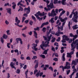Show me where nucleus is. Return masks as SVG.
<instances>
[{
	"label": "nucleus",
	"mask_w": 78,
	"mask_h": 78,
	"mask_svg": "<svg viewBox=\"0 0 78 78\" xmlns=\"http://www.w3.org/2000/svg\"><path fill=\"white\" fill-rule=\"evenodd\" d=\"M58 31L57 32L55 33V35L57 36H59L60 34H64L63 32H61V31L63 30V27L62 26L61 27H60L58 26Z\"/></svg>",
	"instance_id": "1"
},
{
	"label": "nucleus",
	"mask_w": 78,
	"mask_h": 78,
	"mask_svg": "<svg viewBox=\"0 0 78 78\" xmlns=\"http://www.w3.org/2000/svg\"><path fill=\"white\" fill-rule=\"evenodd\" d=\"M47 7L48 8H47V7H45L44 9L46 12H48V11H50L51 9H52L54 8V5H53V2L50 3L49 5H47Z\"/></svg>",
	"instance_id": "2"
},
{
	"label": "nucleus",
	"mask_w": 78,
	"mask_h": 78,
	"mask_svg": "<svg viewBox=\"0 0 78 78\" xmlns=\"http://www.w3.org/2000/svg\"><path fill=\"white\" fill-rule=\"evenodd\" d=\"M71 50H73V51L71 52L70 53H67V58H72V55H73L74 53V51H75V49L76 48V46H74V47L73 48H72Z\"/></svg>",
	"instance_id": "3"
},
{
	"label": "nucleus",
	"mask_w": 78,
	"mask_h": 78,
	"mask_svg": "<svg viewBox=\"0 0 78 78\" xmlns=\"http://www.w3.org/2000/svg\"><path fill=\"white\" fill-rule=\"evenodd\" d=\"M52 34H51L49 35H48L47 37L45 36H43V37L44 39V41H46L45 42V43H47L48 42H50L51 40V38L52 37Z\"/></svg>",
	"instance_id": "4"
},
{
	"label": "nucleus",
	"mask_w": 78,
	"mask_h": 78,
	"mask_svg": "<svg viewBox=\"0 0 78 78\" xmlns=\"http://www.w3.org/2000/svg\"><path fill=\"white\" fill-rule=\"evenodd\" d=\"M48 16H49V17H54V16H56V13H55V9H53L51 12V13L48 12Z\"/></svg>",
	"instance_id": "5"
},
{
	"label": "nucleus",
	"mask_w": 78,
	"mask_h": 78,
	"mask_svg": "<svg viewBox=\"0 0 78 78\" xmlns=\"http://www.w3.org/2000/svg\"><path fill=\"white\" fill-rule=\"evenodd\" d=\"M60 68H62V71L63 72H64V69H67V70H69L70 69V66H60L59 67Z\"/></svg>",
	"instance_id": "6"
},
{
	"label": "nucleus",
	"mask_w": 78,
	"mask_h": 78,
	"mask_svg": "<svg viewBox=\"0 0 78 78\" xmlns=\"http://www.w3.org/2000/svg\"><path fill=\"white\" fill-rule=\"evenodd\" d=\"M75 13L76 14V15H73V16L72 19V20H77L78 18V12L76 11Z\"/></svg>",
	"instance_id": "7"
},
{
	"label": "nucleus",
	"mask_w": 78,
	"mask_h": 78,
	"mask_svg": "<svg viewBox=\"0 0 78 78\" xmlns=\"http://www.w3.org/2000/svg\"><path fill=\"white\" fill-rule=\"evenodd\" d=\"M48 24H49V23L48 22L44 23L41 25V28H42L44 26V25H48Z\"/></svg>",
	"instance_id": "8"
},
{
	"label": "nucleus",
	"mask_w": 78,
	"mask_h": 78,
	"mask_svg": "<svg viewBox=\"0 0 78 78\" xmlns=\"http://www.w3.org/2000/svg\"><path fill=\"white\" fill-rule=\"evenodd\" d=\"M62 37L63 38H65V39L67 41H69L70 40V38H68V37L65 35H63Z\"/></svg>",
	"instance_id": "9"
},
{
	"label": "nucleus",
	"mask_w": 78,
	"mask_h": 78,
	"mask_svg": "<svg viewBox=\"0 0 78 78\" xmlns=\"http://www.w3.org/2000/svg\"><path fill=\"white\" fill-rule=\"evenodd\" d=\"M7 10V12L11 15V9L10 8H8L6 9Z\"/></svg>",
	"instance_id": "10"
},
{
	"label": "nucleus",
	"mask_w": 78,
	"mask_h": 78,
	"mask_svg": "<svg viewBox=\"0 0 78 78\" xmlns=\"http://www.w3.org/2000/svg\"><path fill=\"white\" fill-rule=\"evenodd\" d=\"M14 64L13 63V62H11L10 64V65L11 67V68L12 69H14L15 70H16V67L14 66Z\"/></svg>",
	"instance_id": "11"
},
{
	"label": "nucleus",
	"mask_w": 78,
	"mask_h": 78,
	"mask_svg": "<svg viewBox=\"0 0 78 78\" xmlns=\"http://www.w3.org/2000/svg\"><path fill=\"white\" fill-rule=\"evenodd\" d=\"M34 16H36L38 20H39H39H42V19H43V17H42L41 18H40L37 14H35Z\"/></svg>",
	"instance_id": "12"
},
{
	"label": "nucleus",
	"mask_w": 78,
	"mask_h": 78,
	"mask_svg": "<svg viewBox=\"0 0 78 78\" xmlns=\"http://www.w3.org/2000/svg\"><path fill=\"white\" fill-rule=\"evenodd\" d=\"M65 55H66V54L64 53H63L62 54V61H66V58H65Z\"/></svg>",
	"instance_id": "13"
},
{
	"label": "nucleus",
	"mask_w": 78,
	"mask_h": 78,
	"mask_svg": "<svg viewBox=\"0 0 78 78\" xmlns=\"http://www.w3.org/2000/svg\"><path fill=\"white\" fill-rule=\"evenodd\" d=\"M71 65H74V66H76L77 65V63L76 61L73 60L71 63Z\"/></svg>",
	"instance_id": "14"
},
{
	"label": "nucleus",
	"mask_w": 78,
	"mask_h": 78,
	"mask_svg": "<svg viewBox=\"0 0 78 78\" xmlns=\"http://www.w3.org/2000/svg\"><path fill=\"white\" fill-rule=\"evenodd\" d=\"M34 36L35 38L37 39V33L36 32V31H34Z\"/></svg>",
	"instance_id": "15"
},
{
	"label": "nucleus",
	"mask_w": 78,
	"mask_h": 78,
	"mask_svg": "<svg viewBox=\"0 0 78 78\" xmlns=\"http://www.w3.org/2000/svg\"><path fill=\"white\" fill-rule=\"evenodd\" d=\"M58 19L59 20H67V17H66L64 19H63L61 16H59L58 17Z\"/></svg>",
	"instance_id": "16"
},
{
	"label": "nucleus",
	"mask_w": 78,
	"mask_h": 78,
	"mask_svg": "<svg viewBox=\"0 0 78 78\" xmlns=\"http://www.w3.org/2000/svg\"><path fill=\"white\" fill-rule=\"evenodd\" d=\"M2 37L4 39H6L8 38V35L5 34H4L2 36Z\"/></svg>",
	"instance_id": "17"
},
{
	"label": "nucleus",
	"mask_w": 78,
	"mask_h": 78,
	"mask_svg": "<svg viewBox=\"0 0 78 78\" xmlns=\"http://www.w3.org/2000/svg\"><path fill=\"white\" fill-rule=\"evenodd\" d=\"M49 50L48 49H47L46 50H45L42 53V54H44V55H47V51Z\"/></svg>",
	"instance_id": "18"
},
{
	"label": "nucleus",
	"mask_w": 78,
	"mask_h": 78,
	"mask_svg": "<svg viewBox=\"0 0 78 78\" xmlns=\"http://www.w3.org/2000/svg\"><path fill=\"white\" fill-rule=\"evenodd\" d=\"M76 43H75V42L74 41H73L72 43L71 44V48H73V47H74V46L73 45V44L74 45H75V44H76Z\"/></svg>",
	"instance_id": "19"
},
{
	"label": "nucleus",
	"mask_w": 78,
	"mask_h": 78,
	"mask_svg": "<svg viewBox=\"0 0 78 78\" xmlns=\"http://www.w3.org/2000/svg\"><path fill=\"white\" fill-rule=\"evenodd\" d=\"M19 8H20L18 11L19 12L20 11H23V8L21 7V6H19Z\"/></svg>",
	"instance_id": "20"
},
{
	"label": "nucleus",
	"mask_w": 78,
	"mask_h": 78,
	"mask_svg": "<svg viewBox=\"0 0 78 78\" xmlns=\"http://www.w3.org/2000/svg\"><path fill=\"white\" fill-rule=\"evenodd\" d=\"M44 47H45V45L44 44V43L42 44H41L40 45V47L42 50H45V49L44 48Z\"/></svg>",
	"instance_id": "21"
},
{
	"label": "nucleus",
	"mask_w": 78,
	"mask_h": 78,
	"mask_svg": "<svg viewBox=\"0 0 78 78\" xmlns=\"http://www.w3.org/2000/svg\"><path fill=\"white\" fill-rule=\"evenodd\" d=\"M22 2V0H21L20 2H19L17 4V5L18 6H19V5H20V6H22V5L23 4L21 3Z\"/></svg>",
	"instance_id": "22"
},
{
	"label": "nucleus",
	"mask_w": 78,
	"mask_h": 78,
	"mask_svg": "<svg viewBox=\"0 0 78 78\" xmlns=\"http://www.w3.org/2000/svg\"><path fill=\"white\" fill-rule=\"evenodd\" d=\"M24 11H29L30 10V7L29 6L28 8H25L24 9Z\"/></svg>",
	"instance_id": "23"
},
{
	"label": "nucleus",
	"mask_w": 78,
	"mask_h": 78,
	"mask_svg": "<svg viewBox=\"0 0 78 78\" xmlns=\"http://www.w3.org/2000/svg\"><path fill=\"white\" fill-rule=\"evenodd\" d=\"M21 39V38L20 37L19 38H17L16 39V41L17 42V43H19V41H20V40Z\"/></svg>",
	"instance_id": "24"
},
{
	"label": "nucleus",
	"mask_w": 78,
	"mask_h": 78,
	"mask_svg": "<svg viewBox=\"0 0 78 78\" xmlns=\"http://www.w3.org/2000/svg\"><path fill=\"white\" fill-rule=\"evenodd\" d=\"M66 1V0H62V4L63 5H66V4L65 2Z\"/></svg>",
	"instance_id": "25"
},
{
	"label": "nucleus",
	"mask_w": 78,
	"mask_h": 78,
	"mask_svg": "<svg viewBox=\"0 0 78 78\" xmlns=\"http://www.w3.org/2000/svg\"><path fill=\"white\" fill-rule=\"evenodd\" d=\"M38 66H39V63H38V62H37L34 67L35 69H37V68L38 67Z\"/></svg>",
	"instance_id": "26"
},
{
	"label": "nucleus",
	"mask_w": 78,
	"mask_h": 78,
	"mask_svg": "<svg viewBox=\"0 0 78 78\" xmlns=\"http://www.w3.org/2000/svg\"><path fill=\"white\" fill-rule=\"evenodd\" d=\"M49 43L50 42H48L46 44H45V43H44V44L43 43V44H44V48H46V47H47L48 45L49 44Z\"/></svg>",
	"instance_id": "27"
},
{
	"label": "nucleus",
	"mask_w": 78,
	"mask_h": 78,
	"mask_svg": "<svg viewBox=\"0 0 78 78\" xmlns=\"http://www.w3.org/2000/svg\"><path fill=\"white\" fill-rule=\"evenodd\" d=\"M77 27V25H74V26L73 27V30H76V29L78 28V27Z\"/></svg>",
	"instance_id": "28"
},
{
	"label": "nucleus",
	"mask_w": 78,
	"mask_h": 78,
	"mask_svg": "<svg viewBox=\"0 0 78 78\" xmlns=\"http://www.w3.org/2000/svg\"><path fill=\"white\" fill-rule=\"evenodd\" d=\"M20 72V69H18L16 70V73H18V74H19Z\"/></svg>",
	"instance_id": "29"
},
{
	"label": "nucleus",
	"mask_w": 78,
	"mask_h": 78,
	"mask_svg": "<svg viewBox=\"0 0 78 78\" xmlns=\"http://www.w3.org/2000/svg\"><path fill=\"white\" fill-rule=\"evenodd\" d=\"M40 57H41L43 59H45V56L44 55L41 54L40 55Z\"/></svg>",
	"instance_id": "30"
},
{
	"label": "nucleus",
	"mask_w": 78,
	"mask_h": 78,
	"mask_svg": "<svg viewBox=\"0 0 78 78\" xmlns=\"http://www.w3.org/2000/svg\"><path fill=\"white\" fill-rule=\"evenodd\" d=\"M45 15V12H43L42 13H41L40 14V16H44Z\"/></svg>",
	"instance_id": "31"
},
{
	"label": "nucleus",
	"mask_w": 78,
	"mask_h": 78,
	"mask_svg": "<svg viewBox=\"0 0 78 78\" xmlns=\"http://www.w3.org/2000/svg\"><path fill=\"white\" fill-rule=\"evenodd\" d=\"M32 45H33V48H36V47L37 46V44H35L34 43H33L32 44Z\"/></svg>",
	"instance_id": "32"
},
{
	"label": "nucleus",
	"mask_w": 78,
	"mask_h": 78,
	"mask_svg": "<svg viewBox=\"0 0 78 78\" xmlns=\"http://www.w3.org/2000/svg\"><path fill=\"white\" fill-rule=\"evenodd\" d=\"M42 31L44 33H45V31H46V28L45 27H43L42 30Z\"/></svg>",
	"instance_id": "33"
},
{
	"label": "nucleus",
	"mask_w": 78,
	"mask_h": 78,
	"mask_svg": "<svg viewBox=\"0 0 78 78\" xmlns=\"http://www.w3.org/2000/svg\"><path fill=\"white\" fill-rule=\"evenodd\" d=\"M0 39L1 42H2V44H3V43H4V40H3V38L2 37H1Z\"/></svg>",
	"instance_id": "34"
},
{
	"label": "nucleus",
	"mask_w": 78,
	"mask_h": 78,
	"mask_svg": "<svg viewBox=\"0 0 78 78\" xmlns=\"http://www.w3.org/2000/svg\"><path fill=\"white\" fill-rule=\"evenodd\" d=\"M54 4H57L58 3V0H54Z\"/></svg>",
	"instance_id": "35"
},
{
	"label": "nucleus",
	"mask_w": 78,
	"mask_h": 78,
	"mask_svg": "<svg viewBox=\"0 0 78 78\" xmlns=\"http://www.w3.org/2000/svg\"><path fill=\"white\" fill-rule=\"evenodd\" d=\"M10 45H11V43H7V46L9 48H11L10 46H9Z\"/></svg>",
	"instance_id": "36"
},
{
	"label": "nucleus",
	"mask_w": 78,
	"mask_h": 78,
	"mask_svg": "<svg viewBox=\"0 0 78 78\" xmlns=\"http://www.w3.org/2000/svg\"><path fill=\"white\" fill-rule=\"evenodd\" d=\"M9 31H10L9 30H7L6 31V33L7 35H10V34H10V33H9Z\"/></svg>",
	"instance_id": "37"
},
{
	"label": "nucleus",
	"mask_w": 78,
	"mask_h": 78,
	"mask_svg": "<svg viewBox=\"0 0 78 78\" xmlns=\"http://www.w3.org/2000/svg\"><path fill=\"white\" fill-rule=\"evenodd\" d=\"M34 30L35 31H39V28L38 27H37L36 28H34Z\"/></svg>",
	"instance_id": "38"
},
{
	"label": "nucleus",
	"mask_w": 78,
	"mask_h": 78,
	"mask_svg": "<svg viewBox=\"0 0 78 78\" xmlns=\"http://www.w3.org/2000/svg\"><path fill=\"white\" fill-rule=\"evenodd\" d=\"M56 40V38L54 37L53 38V39H52L51 41V42L53 43V42H55V41Z\"/></svg>",
	"instance_id": "39"
},
{
	"label": "nucleus",
	"mask_w": 78,
	"mask_h": 78,
	"mask_svg": "<svg viewBox=\"0 0 78 78\" xmlns=\"http://www.w3.org/2000/svg\"><path fill=\"white\" fill-rule=\"evenodd\" d=\"M15 22H16L17 25H18L20 22V20H16Z\"/></svg>",
	"instance_id": "40"
},
{
	"label": "nucleus",
	"mask_w": 78,
	"mask_h": 78,
	"mask_svg": "<svg viewBox=\"0 0 78 78\" xmlns=\"http://www.w3.org/2000/svg\"><path fill=\"white\" fill-rule=\"evenodd\" d=\"M15 25H16V26H18V27H23V25H19V24H17L16 23H15Z\"/></svg>",
	"instance_id": "41"
},
{
	"label": "nucleus",
	"mask_w": 78,
	"mask_h": 78,
	"mask_svg": "<svg viewBox=\"0 0 78 78\" xmlns=\"http://www.w3.org/2000/svg\"><path fill=\"white\" fill-rule=\"evenodd\" d=\"M49 69H50V70L51 71H53V67L51 66H50L49 67Z\"/></svg>",
	"instance_id": "42"
},
{
	"label": "nucleus",
	"mask_w": 78,
	"mask_h": 78,
	"mask_svg": "<svg viewBox=\"0 0 78 78\" xmlns=\"http://www.w3.org/2000/svg\"><path fill=\"white\" fill-rule=\"evenodd\" d=\"M66 74L67 75H69V73H70V70H66Z\"/></svg>",
	"instance_id": "43"
},
{
	"label": "nucleus",
	"mask_w": 78,
	"mask_h": 78,
	"mask_svg": "<svg viewBox=\"0 0 78 78\" xmlns=\"http://www.w3.org/2000/svg\"><path fill=\"white\" fill-rule=\"evenodd\" d=\"M51 29H50L49 30V32L47 33L48 35H49V34H50V33H51Z\"/></svg>",
	"instance_id": "44"
},
{
	"label": "nucleus",
	"mask_w": 78,
	"mask_h": 78,
	"mask_svg": "<svg viewBox=\"0 0 78 78\" xmlns=\"http://www.w3.org/2000/svg\"><path fill=\"white\" fill-rule=\"evenodd\" d=\"M74 35H73L72 33H71L69 34V36H70L71 37H73Z\"/></svg>",
	"instance_id": "45"
},
{
	"label": "nucleus",
	"mask_w": 78,
	"mask_h": 78,
	"mask_svg": "<svg viewBox=\"0 0 78 78\" xmlns=\"http://www.w3.org/2000/svg\"><path fill=\"white\" fill-rule=\"evenodd\" d=\"M73 37L75 39H76L78 37V34H75V35H74Z\"/></svg>",
	"instance_id": "46"
},
{
	"label": "nucleus",
	"mask_w": 78,
	"mask_h": 78,
	"mask_svg": "<svg viewBox=\"0 0 78 78\" xmlns=\"http://www.w3.org/2000/svg\"><path fill=\"white\" fill-rule=\"evenodd\" d=\"M35 76L37 77H39V73H37L35 75Z\"/></svg>",
	"instance_id": "47"
},
{
	"label": "nucleus",
	"mask_w": 78,
	"mask_h": 78,
	"mask_svg": "<svg viewBox=\"0 0 78 78\" xmlns=\"http://www.w3.org/2000/svg\"><path fill=\"white\" fill-rule=\"evenodd\" d=\"M68 26L69 27V30H70V22L69 21Z\"/></svg>",
	"instance_id": "48"
},
{
	"label": "nucleus",
	"mask_w": 78,
	"mask_h": 78,
	"mask_svg": "<svg viewBox=\"0 0 78 78\" xmlns=\"http://www.w3.org/2000/svg\"><path fill=\"white\" fill-rule=\"evenodd\" d=\"M38 71V70H37V69H35V70H34V75H35L36 73H37Z\"/></svg>",
	"instance_id": "49"
},
{
	"label": "nucleus",
	"mask_w": 78,
	"mask_h": 78,
	"mask_svg": "<svg viewBox=\"0 0 78 78\" xmlns=\"http://www.w3.org/2000/svg\"><path fill=\"white\" fill-rule=\"evenodd\" d=\"M32 49H33V50H34L35 51H37V48H33V47H32Z\"/></svg>",
	"instance_id": "50"
},
{
	"label": "nucleus",
	"mask_w": 78,
	"mask_h": 78,
	"mask_svg": "<svg viewBox=\"0 0 78 78\" xmlns=\"http://www.w3.org/2000/svg\"><path fill=\"white\" fill-rule=\"evenodd\" d=\"M60 39H61V37H58L57 39H56L57 42H59L60 41Z\"/></svg>",
	"instance_id": "51"
},
{
	"label": "nucleus",
	"mask_w": 78,
	"mask_h": 78,
	"mask_svg": "<svg viewBox=\"0 0 78 78\" xmlns=\"http://www.w3.org/2000/svg\"><path fill=\"white\" fill-rule=\"evenodd\" d=\"M23 55H21V57H20V58L21 59H22V60H23V59H25V58H24V57H22V56H23Z\"/></svg>",
	"instance_id": "52"
},
{
	"label": "nucleus",
	"mask_w": 78,
	"mask_h": 78,
	"mask_svg": "<svg viewBox=\"0 0 78 78\" xmlns=\"http://www.w3.org/2000/svg\"><path fill=\"white\" fill-rule=\"evenodd\" d=\"M23 69L24 70H25L27 68V65H24V67H23Z\"/></svg>",
	"instance_id": "53"
},
{
	"label": "nucleus",
	"mask_w": 78,
	"mask_h": 78,
	"mask_svg": "<svg viewBox=\"0 0 78 78\" xmlns=\"http://www.w3.org/2000/svg\"><path fill=\"white\" fill-rule=\"evenodd\" d=\"M26 59L27 60H31V58L30 56L27 57L26 58Z\"/></svg>",
	"instance_id": "54"
},
{
	"label": "nucleus",
	"mask_w": 78,
	"mask_h": 78,
	"mask_svg": "<svg viewBox=\"0 0 78 78\" xmlns=\"http://www.w3.org/2000/svg\"><path fill=\"white\" fill-rule=\"evenodd\" d=\"M53 61H58V58L55 57L53 59Z\"/></svg>",
	"instance_id": "55"
},
{
	"label": "nucleus",
	"mask_w": 78,
	"mask_h": 78,
	"mask_svg": "<svg viewBox=\"0 0 78 78\" xmlns=\"http://www.w3.org/2000/svg\"><path fill=\"white\" fill-rule=\"evenodd\" d=\"M37 58V56H34L32 58V59H36Z\"/></svg>",
	"instance_id": "56"
},
{
	"label": "nucleus",
	"mask_w": 78,
	"mask_h": 78,
	"mask_svg": "<svg viewBox=\"0 0 78 78\" xmlns=\"http://www.w3.org/2000/svg\"><path fill=\"white\" fill-rule=\"evenodd\" d=\"M72 69H74V71H76V69H75V65L73 66L72 67Z\"/></svg>",
	"instance_id": "57"
},
{
	"label": "nucleus",
	"mask_w": 78,
	"mask_h": 78,
	"mask_svg": "<svg viewBox=\"0 0 78 78\" xmlns=\"http://www.w3.org/2000/svg\"><path fill=\"white\" fill-rule=\"evenodd\" d=\"M9 6V3L8 2L5 4L4 6Z\"/></svg>",
	"instance_id": "58"
},
{
	"label": "nucleus",
	"mask_w": 78,
	"mask_h": 78,
	"mask_svg": "<svg viewBox=\"0 0 78 78\" xmlns=\"http://www.w3.org/2000/svg\"><path fill=\"white\" fill-rule=\"evenodd\" d=\"M58 43L57 42H56L54 43V45H55V46H57V47H59V45H58Z\"/></svg>",
	"instance_id": "59"
},
{
	"label": "nucleus",
	"mask_w": 78,
	"mask_h": 78,
	"mask_svg": "<svg viewBox=\"0 0 78 78\" xmlns=\"http://www.w3.org/2000/svg\"><path fill=\"white\" fill-rule=\"evenodd\" d=\"M43 74H44V73H43V72L40 73V74H39V76H40V77L42 76V75H43Z\"/></svg>",
	"instance_id": "60"
},
{
	"label": "nucleus",
	"mask_w": 78,
	"mask_h": 78,
	"mask_svg": "<svg viewBox=\"0 0 78 78\" xmlns=\"http://www.w3.org/2000/svg\"><path fill=\"white\" fill-rule=\"evenodd\" d=\"M27 26H25L24 28L22 29V31H23V30H25L27 29Z\"/></svg>",
	"instance_id": "61"
},
{
	"label": "nucleus",
	"mask_w": 78,
	"mask_h": 78,
	"mask_svg": "<svg viewBox=\"0 0 78 78\" xmlns=\"http://www.w3.org/2000/svg\"><path fill=\"white\" fill-rule=\"evenodd\" d=\"M33 21H31V20L30 21V23H29V24L31 26V25H33Z\"/></svg>",
	"instance_id": "62"
},
{
	"label": "nucleus",
	"mask_w": 78,
	"mask_h": 78,
	"mask_svg": "<svg viewBox=\"0 0 78 78\" xmlns=\"http://www.w3.org/2000/svg\"><path fill=\"white\" fill-rule=\"evenodd\" d=\"M41 13L40 12V11H39L38 12H37V13H36L37 14H38L37 15L39 16H40V14Z\"/></svg>",
	"instance_id": "63"
},
{
	"label": "nucleus",
	"mask_w": 78,
	"mask_h": 78,
	"mask_svg": "<svg viewBox=\"0 0 78 78\" xmlns=\"http://www.w3.org/2000/svg\"><path fill=\"white\" fill-rule=\"evenodd\" d=\"M32 18L33 20H36V18L33 16H32Z\"/></svg>",
	"instance_id": "64"
}]
</instances>
